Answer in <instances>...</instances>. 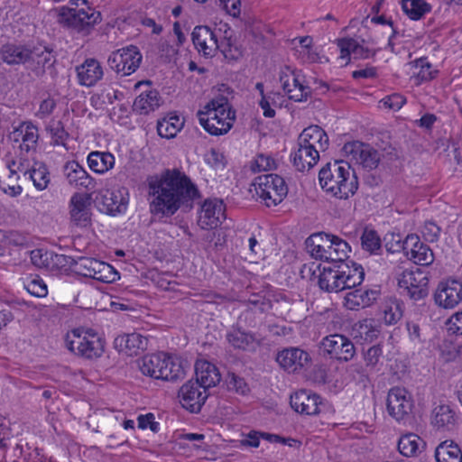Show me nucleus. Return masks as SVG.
Returning <instances> with one entry per match:
<instances>
[{
    "instance_id": "obj_1",
    "label": "nucleus",
    "mask_w": 462,
    "mask_h": 462,
    "mask_svg": "<svg viewBox=\"0 0 462 462\" xmlns=\"http://www.w3.org/2000/svg\"><path fill=\"white\" fill-rule=\"evenodd\" d=\"M150 211L162 217L173 216L199 196L190 178L179 169H166L147 178Z\"/></svg>"
},
{
    "instance_id": "obj_2",
    "label": "nucleus",
    "mask_w": 462,
    "mask_h": 462,
    "mask_svg": "<svg viewBox=\"0 0 462 462\" xmlns=\"http://www.w3.org/2000/svg\"><path fill=\"white\" fill-rule=\"evenodd\" d=\"M319 180L322 189L339 199H347L358 189V180L348 162L336 161L321 168Z\"/></svg>"
},
{
    "instance_id": "obj_3",
    "label": "nucleus",
    "mask_w": 462,
    "mask_h": 462,
    "mask_svg": "<svg viewBox=\"0 0 462 462\" xmlns=\"http://www.w3.org/2000/svg\"><path fill=\"white\" fill-rule=\"evenodd\" d=\"M319 273L318 283L322 291L328 292H338L343 290H350L359 286L365 279V271L361 264L351 262L349 263H338L334 267L315 266Z\"/></svg>"
},
{
    "instance_id": "obj_4",
    "label": "nucleus",
    "mask_w": 462,
    "mask_h": 462,
    "mask_svg": "<svg viewBox=\"0 0 462 462\" xmlns=\"http://www.w3.org/2000/svg\"><path fill=\"white\" fill-rule=\"evenodd\" d=\"M199 124L212 135L226 134L233 126L236 115L226 97H217L198 112Z\"/></svg>"
},
{
    "instance_id": "obj_5",
    "label": "nucleus",
    "mask_w": 462,
    "mask_h": 462,
    "mask_svg": "<svg viewBox=\"0 0 462 462\" xmlns=\"http://www.w3.org/2000/svg\"><path fill=\"white\" fill-rule=\"evenodd\" d=\"M306 245L310 255L318 260L345 263L351 251L350 245L340 237L319 233L310 236Z\"/></svg>"
},
{
    "instance_id": "obj_6",
    "label": "nucleus",
    "mask_w": 462,
    "mask_h": 462,
    "mask_svg": "<svg viewBox=\"0 0 462 462\" xmlns=\"http://www.w3.org/2000/svg\"><path fill=\"white\" fill-rule=\"evenodd\" d=\"M99 17L87 0H70L69 5L59 9V23L83 34L94 28Z\"/></svg>"
},
{
    "instance_id": "obj_7",
    "label": "nucleus",
    "mask_w": 462,
    "mask_h": 462,
    "mask_svg": "<svg viewBox=\"0 0 462 462\" xmlns=\"http://www.w3.org/2000/svg\"><path fill=\"white\" fill-rule=\"evenodd\" d=\"M138 366L143 374L157 380L173 381L184 375L179 359L163 352L142 357Z\"/></svg>"
},
{
    "instance_id": "obj_8",
    "label": "nucleus",
    "mask_w": 462,
    "mask_h": 462,
    "mask_svg": "<svg viewBox=\"0 0 462 462\" xmlns=\"http://www.w3.org/2000/svg\"><path fill=\"white\" fill-rule=\"evenodd\" d=\"M65 344L70 352L87 359L98 358L105 350L104 340L92 329H72L67 333Z\"/></svg>"
},
{
    "instance_id": "obj_9",
    "label": "nucleus",
    "mask_w": 462,
    "mask_h": 462,
    "mask_svg": "<svg viewBox=\"0 0 462 462\" xmlns=\"http://www.w3.org/2000/svg\"><path fill=\"white\" fill-rule=\"evenodd\" d=\"M191 35L195 48L204 57H214L218 50L229 60H236L241 55L239 49L233 47L229 40L219 43L217 33L208 26H196Z\"/></svg>"
},
{
    "instance_id": "obj_10",
    "label": "nucleus",
    "mask_w": 462,
    "mask_h": 462,
    "mask_svg": "<svg viewBox=\"0 0 462 462\" xmlns=\"http://www.w3.org/2000/svg\"><path fill=\"white\" fill-rule=\"evenodd\" d=\"M253 186L256 195L267 207L278 205L288 193L285 180L277 174L258 176L255 178Z\"/></svg>"
},
{
    "instance_id": "obj_11",
    "label": "nucleus",
    "mask_w": 462,
    "mask_h": 462,
    "mask_svg": "<svg viewBox=\"0 0 462 462\" xmlns=\"http://www.w3.org/2000/svg\"><path fill=\"white\" fill-rule=\"evenodd\" d=\"M341 152L349 165L350 163L359 165L366 170L375 169L381 161V155L377 150L359 141L345 143Z\"/></svg>"
},
{
    "instance_id": "obj_12",
    "label": "nucleus",
    "mask_w": 462,
    "mask_h": 462,
    "mask_svg": "<svg viewBox=\"0 0 462 462\" xmlns=\"http://www.w3.org/2000/svg\"><path fill=\"white\" fill-rule=\"evenodd\" d=\"M400 293L411 300H419L428 295L429 279L419 268L404 270L397 277Z\"/></svg>"
},
{
    "instance_id": "obj_13",
    "label": "nucleus",
    "mask_w": 462,
    "mask_h": 462,
    "mask_svg": "<svg viewBox=\"0 0 462 462\" xmlns=\"http://www.w3.org/2000/svg\"><path fill=\"white\" fill-rule=\"evenodd\" d=\"M279 80L284 93L295 102L306 101L310 95V88L305 84L302 73L290 66L281 68Z\"/></svg>"
},
{
    "instance_id": "obj_14",
    "label": "nucleus",
    "mask_w": 462,
    "mask_h": 462,
    "mask_svg": "<svg viewBox=\"0 0 462 462\" xmlns=\"http://www.w3.org/2000/svg\"><path fill=\"white\" fill-rule=\"evenodd\" d=\"M412 408V396L405 388L395 386L389 390L386 409L395 420L406 422L411 417Z\"/></svg>"
},
{
    "instance_id": "obj_15",
    "label": "nucleus",
    "mask_w": 462,
    "mask_h": 462,
    "mask_svg": "<svg viewBox=\"0 0 462 462\" xmlns=\"http://www.w3.org/2000/svg\"><path fill=\"white\" fill-rule=\"evenodd\" d=\"M319 349L324 356L340 362L351 360L356 354L352 341L340 334L325 337L320 342Z\"/></svg>"
},
{
    "instance_id": "obj_16",
    "label": "nucleus",
    "mask_w": 462,
    "mask_h": 462,
    "mask_svg": "<svg viewBox=\"0 0 462 462\" xmlns=\"http://www.w3.org/2000/svg\"><path fill=\"white\" fill-rule=\"evenodd\" d=\"M142 54L135 46H128L111 53L108 58L109 67L116 73L128 76L134 73L140 66Z\"/></svg>"
},
{
    "instance_id": "obj_17",
    "label": "nucleus",
    "mask_w": 462,
    "mask_h": 462,
    "mask_svg": "<svg viewBox=\"0 0 462 462\" xmlns=\"http://www.w3.org/2000/svg\"><path fill=\"white\" fill-rule=\"evenodd\" d=\"M76 271L82 276L102 282H113L117 273L112 265L94 258L82 257L76 263Z\"/></svg>"
},
{
    "instance_id": "obj_18",
    "label": "nucleus",
    "mask_w": 462,
    "mask_h": 462,
    "mask_svg": "<svg viewBox=\"0 0 462 462\" xmlns=\"http://www.w3.org/2000/svg\"><path fill=\"white\" fill-rule=\"evenodd\" d=\"M63 174L69 186L91 193L95 192L100 184L77 161L67 162L63 166Z\"/></svg>"
},
{
    "instance_id": "obj_19",
    "label": "nucleus",
    "mask_w": 462,
    "mask_h": 462,
    "mask_svg": "<svg viewBox=\"0 0 462 462\" xmlns=\"http://www.w3.org/2000/svg\"><path fill=\"white\" fill-rule=\"evenodd\" d=\"M435 303L443 309H453L462 301V283L455 279L441 281L434 292Z\"/></svg>"
},
{
    "instance_id": "obj_20",
    "label": "nucleus",
    "mask_w": 462,
    "mask_h": 462,
    "mask_svg": "<svg viewBox=\"0 0 462 462\" xmlns=\"http://www.w3.org/2000/svg\"><path fill=\"white\" fill-rule=\"evenodd\" d=\"M180 402L191 412H199L208 398L207 390L199 383L189 380L179 391Z\"/></svg>"
},
{
    "instance_id": "obj_21",
    "label": "nucleus",
    "mask_w": 462,
    "mask_h": 462,
    "mask_svg": "<svg viewBox=\"0 0 462 462\" xmlns=\"http://www.w3.org/2000/svg\"><path fill=\"white\" fill-rule=\"evenodd\" d=\"M364 365H352L351 369L361 378H368L370 374L378 373L383 365V352L381 344L374 345L362 351Z\"/></svg>"
},
{
    "instance_id": "obj_22",
    "label": "nucleus",
    "mask_w": 462,
    "mask_h": 462,
    "mask_svg": "<svg viewBox=\"0 0 462 462\" xmlns=\"http://www.w3.org/2000/svg\"><path fill=\"white\" fill-rule=\"evenodd\" d=\"M290 403L296 412L308 416L319 414L324 406L320 396L308 390L291 394Z\"/></svg>"
},
{
    "instance_id": "obj_23",
    "label": "nucleus",
    "mask_w": 462,
    "mask_h": 462,
    "mask_svg": "<svg viewBox=\"0 0 462 462\" xmlns=\"http://www.w3.org/2000/svg\"><path fill=\"white\" fill-rule=\"evenodd\" d=\"M226 208L221 199H207L201 206L199 217V225L203 229L217 227L226 218Z\"/></svg>"
},
{
    "instance_id": "obj_24",
    "label": "nucleus",
    "mask_w": 462,
    "mask_h": 462,
    "mask_svg": "<svg viewBox=\"0 0 462 462\" xmlns=\"http://www.w3.org/2000/svg\"><path fill=\"white\" fill-rule=\"evenodd\" d=\"M9 138L15 143H20L22 153L34 152L39 139L38 128L31 122H23L9 134Z\"/></svg>"
},
{
    "instance_id": "obj_25",
    "label": "nucleus",
    "mask_w": 462,
    "mask_h": 462,
    "mask_svg": "<svg viewBox=\"0 0 462 462\" xmlns=\"http://www.w3.org/2000/svg\"><path fill=\"white\" fill-rule=\"evenodd\" d=\"M406 256L416 264L428 266L434 261V254L429 245L420 242L416 235L406 236Z\"/></svg>"
},
{
    "instance_id": "obj_26",
    "label": "nucleus",
    "mask_w": 462,
    "mask_h": 462,
    "mask_svg": "<svg viewBox=\"0 0 462 462\" xmlns=\"http://www.w3.org/2000/svg\"><path fill=\"white\" fill-rule=\"evenodd\" d=\"M276 360L284 370L295 373L306 366L310 363V357L306 351L291 347L279 352Z\"/></svg>"
},
{
    "instance_id": "obj_27",
    "label": "nucleus",
    "mask_w": 462,
    "mask_h": 462,
    "mask_svg": "<svg viewBox=\"0 0 462 462\" xmlns=\"http://www.w3.org/2000/svg\"><path fill=\"white\" fill-rule=\"evenodd\" d=\"M379 296L378 289H356L346 294L344 305L351 310L365 309L373 305Z\"/></svg>"
},
{
    "instance_id": "obj_28",
    "label": "nucleus",
    "mask_w": 462,
    "mask_h": 462,
    "mask_svg": "<svg viewBox=\"0 0 462 462\" xmlns=\"http://www.w3.org/2000/svg\"><path fill=\"white\" fill-rule=\"evenodd\" d=\"M29 52L26 65L36 76L43 75L46 68L52 66L55 61L52 51L47 47H32Z\"/></svg>"
},
{
    "instance_id": "obj_29",
    "label": "nucleus",
    "mask_w": 462,
    "mask_h": 462,
    "mask_svg": "<svg viewBox=\"0 0 462 462\" xmlns=\"http://www.w3.org/2000/svg\"><path fill=\"white\" fill-rule=\"evenodd\" d=\"M116 348L127 356H137L143 352L148 346V339L139 333H132L116 337Z\"/></svg>"
},
{
    "instance_id": "obj_30",
    "label": "nucleus",
    "mask_w": 462,
    "mask_h": 462,
    "mask_svg": "<svg viewBox=\"0 0 462 462\" xmlns=\"http://www.w3.org/2000/svg\"><path fill=\"white\" fill-rule=\"evenodd\" d=\"M30 47L24 44L6 42L0 47V60L9 65H26Z\"/></svg>"
},
{
    "instance_id": "obj_31",
    "label": "nucleus",
    "mask_w": 462,
    "mask_h": 462,
    "mask_svg": "<svg viewBox=\"0 0 462 462\" xmlns=\"http://www.w3.org/2000/svg\"><path fill=\"white\" fill-rule=\"evenodd\" d=\"M298 143L312 148L317 152L325 151L328 146L326 132L318 125L305 128L298 138Z\"/></svg>"
},
{
    "instance_id": "obj_32",
    "label": "nucleus",
    "mask_w": 462,
    "mask_h": 462,
    "mask_svg": "<svg viewBox=\"0 0 462 462\" xmlns=\"http://www.w3.org/2000/svg\"><path fill=\"white\" fill-rule=\"evenodd\" d=\"M76 70L79 83L86 87L96 85L104 75L100 63L95 59H87Z\"/></svg>"
},
{
    "instance_id": "obj_33",
    "label": "nucleus",
    "mask_w": 462,
    "mask_h": 462,
    "mask_svg": "<svg viewBox=\"0 0 462 462\" xmlns=\"http://www.w3.org/2000/svg\"><path fill=\"white\" fill-rule=\"evenodd\" d=\"M195 372V381L199 383L206 390L216 386L221 380L217 367L206 360H199L196 362Z\"/></svg>"
},
{
    "instance_id": "obj_34",
    "label": "nucleus",
    "mask_w": 462,
    "mask_h": 462,
    "mask_svg": "<svg viewBox=\"0 0 462 462\" xmlns=\"http://www.w3.org/2000/svg\"><path fill=\"white\" fill-rule=\"evenodd\" d=\"M97 199L99 209L106 214L116 215L126 209L127 201L119 190L106 189L101 194L100 199L97 197Z\"/></svg>"
},
{
    "instance_id": "obj_35",
    "label": "nucleus",
    "mask_w": 462,
    "mask_h": 462,
    "mask_svg": "<svg viewBox=\"0 0 462 462\" xmlns=\"http://www.w3.org/2000/svg\"><path fill=\"white\" fill-rule=\"evenodd\" d=\"M226 340L234 348L241 350H254L260 345V340L251 332L241 328L233 327L226 333Z\"/></svg>"
},
{
    "instance_id": "obj_36",
    "label": "nucleus",
    "mask_w": 462,
    "mask_h": 462,
    "mask_svg": "<svg viewBox=\"0 0 462 462\" xmlns=\"http://www.w3.org/2000/svg\"><path fill=\"white\" fill-rule=\"evenodd\" d=\"M294 167L299 171H306L314 167L319 160V152L298 143V148L291 154Z\"/></svg>"
},
{
    "instance_id": "obj_37",
    "label": "nucleus",
    "mask_w": 462,
    "mask_h": 462,
    "mask_svg": "<svg viewBox=\"0 0 462 462\" xmlns=\"http://www.w3.org/2000/svg\"><path fill=\"white\" fill-rule=\"evenodd\" d=\"M355 338L372 343L381 334V323L374 319H365L355 324L353 328Z\"/></svg>"
},
{
    "instance_id": "obj_38",
    "label": "nucleus",
    "mask_w": 462,
    "mask_h": 462,
    "mask_svg": "<svg viewBox=\"0 0 462 462\" xmlns=\"http://www.w3.org/2000/svg\"><path fill=\"white\" fill-rule=\"evenodd\" d=\"M88 198L74 194L69 201L71 220L78 226H87L90 219Z\"/></svg>"
},
{
    "instance_id": "obj_39",
    "label": "nucleus",
    "mask_w": 462,
    "mask_h": 462,
    "mask_svg": "<svg viewBox=\"0 0 462 462\" xmlns=\"http://www.w3.org/2000/svg\"><path fill=\"white\" fill-rule=\"evenodd\" d=\"M87 162L92 171L105 174L114 168L116 160L111 152L94 151L88 153Z\"/></svg>"
},
{
    "instance_id": "obj_40",
    "label": "nucleus",
    "mask_w": 462,
    "mask_h": 462,
    "mask_svg": "<svg viewBox=\"0 0 462 462\" xmlns=\"http://www.w3.org/2000/svg\"><path fill=\"white\" fill-rule=\"evenodd\" d=\"M161 97L157 90L151 89L142 92L134 102V110L147 115L161 106Z\"/></svg>"
},
{
    "instance_id": "obj_41",
    "label": "nucleus",
    "mask_w": 462,
    "mask_h": 462,
    "mask_svg": "<svg viewBox=\"0 0 462 462\" xmlns=\"http://www.w3.org/2000/svg\"><path fill=\"white\" fill-rule=\"evenodd\" d=\"M424 440L414 433H407L399 439L398 450L407 457L418 456L424 448Z\"/></svg>"
},
{
    "instance_id": "obj_42",
    "label": "nucleus",
    "mask_w": 462,
    "mask_h": 462,
    "mask_svg": "<svg viewBox=\"0 0 462 462\" xmlns=\"http://www.w3.org/2000/svg\"><path fill=\"white\" fill-rule=\"evenodd\" d=\"M437 462H462V451L453 440H445L435 450Z\"/></svg>"
},
{
    "instance_id": "obj_43",
    "label": "nucleus",
    "mask_w": 462,
    "mask_h": 462,
    "mask_svg": "<svg viewBox=\"0 0 462 462\" xmlns=\"http://www.w3.org/2000/svg\"><path fill=\"white\" fill-rule=\"evenodd\" d=\"M432 423L439 429H451L456 423V416L448 405H439L433 411Z\"/></svg>"
},
{
    "instance_id": "obj_44",
    "label": "nucleus",
    "mask_w": 462,
    "mask_h": 462,
    "mask_svg": "<svg viewBox=\"0 0 462 462\" xmlns=\"http://www.w3.org/2000/svg\"><path fill=\"white\" fill-rule=\"evenodd\" d=\"M183 126V121L178 116H171L158 121L157 132L163 138H172Z\"/></svg>"
},
{
    "instance_id": "obj_45",
    "label": "nucleus",
    "mask_w": 462,
    "mask_h": 462,
    "mask_svg": "<svg viewBox=\"0 0 462 462\" xmlns=\"http://www.w3.org/2000/svg\"><path fill=\"white\" fill-rule=\"evenodd\" d=\"M402 8L411 20H420L431 10L424 0H402Z\"/></svg>"
},
{
    "instance_id": "obj_46",
    "label": "nucleus",
    "mask_w": 462,
    "mask_h": 462,
    "mask_svg": "<svg viewBox=\"0 0 462 462\" xmlns=\"http://www.w3.org/2000/svg\"><path fill=\"white\" fill-rule=\"evenodd\" d=\"M27 173L38 190H43L48 187L50 176L45 165L42 163H34L30 171H24V174Z\"/></svg>"
},
{
    "instance_id": "obj_47",
    "label": "nucleus",
    "mask_w": 462,
    "mask_h": 462,
    "mask_svg": "<svg viewBox=\"0 0 462 462\" xmlns=\"http://www.w3.org/2000/svg\"><path fill=\"white\" fill-rule=\"evenodd\" d=\"M402 317L401 303L396 300H387L383 307V319L388 325L396 324Z\"/></svg>"
},
{
    "instance_id": "obj_48",
    "label": "nucleus",
    "mask_w": 462,
    "mask_h": 462,
    "mask_svg": "<svg viewBox=\"0 0 462 462\" xmlns=\"http://www.w3.org/2000/svg\"><path fill=\"white\" fill-rule=\"evenodd\" d=\"M47 132L51 135V143L55 146H65L69 137L61 121L52 120L46 126Z\"/></svg>"
},
{
    "instance_id": "obj_49",
    "label": "nucleus",
    "mask_w": 462,
    "mask_h": 462,
    "mask_svg": "<svg viewBox=\"0 0 462 462\" xmlns=\"http://www.w3.org/2000/svg\"><path fill=\"white\" fill-rule=\"evenodd\" d=\"M415 69L417 71L414 72V75L418 84L431 80L437 73V70L432 69L431 64L427 59L417 60L415 61Z\"/></svg>"
},
{
    "instance_id": "obj_50",
    "label": "nucleus",
    "mask_w": 462,
    "mask_h": 462,
    "mask_svg": "<svg viewBox=\"0 0 462 462\" xmlns=\"http://www.w3.org/2000/svg\"><path fill=\"white\" fill-rule=\"evenodd\" d=\"M362 248L370 254H376L381 249V239L372 229H365L361 236Z\"/></svg>"
},
{
    "instance_id": "obj_51",
    "label": "nucleus",
    "mask_w": 462,
    "mask_h": 462,
    "mask_svg": "<svg viewBox=\"0 0 462 462\" xmlns=\"http://www.w3.org/2000/svg\"><path fill=\"white\" fill-rule=\"evenodd\" d=\"M276 160L271 154H258L251 163L253 171H267L276 169Z\"/></svg>"
},
{
    "instance_id": "obj_52",
    "label": "nucleus",
    "mask_w": 462,
    "mask_h": 462,
    "mask_svg": "<svg viewBox=\"0 0 462 462\" xmlns=\"http://www.w3.org/2000/svg\"><path fill=\"white\" fill-rule=\"evenodd\" d=\"M27 291L35 297H45L48 293L47 285L39 276H32L25 283Z\"/></svg>"
},
{
    "instance_id": "obj_53",
    "label": "nucleus",
    "mask_w": 462,
    "mask_h": 462,
    "mask_svg": "<svg viewBox=\"0 0 462 462\" xmlns=\"http://www.w3.org/2000/svg\"><path fill=\"white\" fill-rule=\"evenodd\" d=\"M204 161L215 170H223L226 166L225 155L216 148H211L205 153Z\"/></svg>"
},
{
    "instance_id": "obj_54",
    "label": "nucleus",
    "mask_w": 462,
    "mask_h": 462,
    "mask_svg": "<svg viewBox=\"0 0 462 462\" xmlns=\"http://www.w3.org/2000/svg\"><path fill=\"white\" fill-rule=\"evenodd\" d=\"M227 388L234 391L238 394L245 395L249 393L250 389L244 378L235 374L234 373L228 374L226 378Z\"/></svg>"
},
{
    "instance_id": "obj_55",
    "label": "nucleus",
    "mask_w": 462,
    "mask_h": 462,
    "mask_svg": "<svg viewBox=\"0 0 462 462\" xmlns=\"http://www.w3.org/2000/svg\"><path fill=\"white\" fill-rule=\"evenodd\" d=\"M405 102L406 98L403 96L394 93L381 99L380 105L381 107L385 109L398 111L402 107Z\"/></svg>"
},
{
    "instance_id": "obj_56",
    "label": "nucleus",
    "mask_w": 462,
    "mask_h": 462,
    "mask_svg": "<svg viewBox=\"0 0 462 462\" xmlns=\"http://www.w3.org/2000/svg\"><path fill=\"white\" fill-rule=\"evenodd\" d=\"M356 40L353 38H342L337 41V45L340 50V58L348 60L356 50Z\"/></svg>"
},
{
    "instance_id": "obj_57",
    "label": "nucleus",
    "mask_w": 462,
    "mask_h": 462,
    "mask_svg": "<svg viewBox=\"0 0 462 462\" xmlns=\"http://www.w3.org/2000/svg\"><path fill=\"white\" fill-rule=\"evenodd\" d=\"M445 325L449 335H462V311L453 314Z\"/></svg>"
},
{
    "instance_id": "obj_58",
    "label": "nucleus",
    "mask_w": 462,
    "mask_h": 462,
    "mask_svg": "<svg viewBox=\"0 0 462 462\" xmlns=\"http://www.w3.org/2000/svg\"><path fill=\"white\" fill-rule=\"evenodd\" d=\"M159 54L165 61L170 62L176 58L178 50L169 42L162 41L159 44Z\"/></svg>"
},
{
    "instance_id": "obj_59",
    "label": "nucleus",
    "mask_w": 462,
    "mask_h": 462,
    "mask_svg": "<svg viewBox=\"0 0 462 462\" xmlns=\"http://www.w3.org/2000/svg\"><path fill=\"white\" fill-rule=\"evenodd\" d=\"M56 107V102L53 98L48 97L42 100L40 104L37 116L43 119L49 116Z\"/></svg>"
},
{
    "instance_id": "obj_60",
    "label": "nucleus",
    "mask_w": 462,
    "mask_h": 462,
    "mask_svg": "<svg viewBox=\"0 0 462 462\" xmlns=\"http://www.w3.org/2000/svg\"><path fill=\"white\" fill-rule=\"evenodd\" d=\"M137 421L138 427L142 430L149 428L153 432H156L158 430L159 424L154 421V415L152 413L140 415L137 419Z\"/></svg>"
},
{
    "instance_id": "obj_61",
    "label": "nucleus",
    "mask_w": 462,
    "mask_h": 462,
    "mask_svg": "<svg viewBox=\"0 0 462 462\" xmlns=\"http://www.w3.org/2000/svg\"><path fill=\"white\" fill-rule=\"evenodd\" d=\"M406 238L402 240L399 235L393 236L392 240L386 243V248L389 252H402L406 254Z\"/></svg>"
},
{
    "instance_id": "obj_62",
    "label": "nucleus",
    "mask_w": 462,
    "mask_h": 462,
    "mask_svg": "<svg viewBox=\"0 0 462 462\" xmlns=\"http://www.w3.org/2000/svg\"><path fill=\"white\" fill-rule=\"evenodd\" d=\"M439 233L440 228L435 223L430 221L425 222L422 234L426 239L435 241L439 237Z\"/></svg>"
},
{
    "instance_id": "obj_63",
    "label": "nucleus",
    "mask_w": 462,
    "mask_h": 462,
    "mask_svg": "<svg viewBox=\"0 0 462 462\" xmlns=\"http://www.w3.org/2000/svg\"><path fill=\"white\" fill-rule=\"evenodd\" d=\"M218 5L234 17H237L240 14V0H226L218 4Z\"/></svg>"
},
{
    "instance_id": "obj_64",
    "label": "nucleus",
    "mask_w": 462,
    "mask_h": 462,
    "mask_svg": "<svg viewBox=\"0 0 462 462\" xmlns=\"http://www.w3.org/2000/svg\"><path fill=\"white\" fill-rule=\"evenodd\" d=\"M261 438V432L252 430L246 435L245 439L240 440V445L243 447L258 448Z\"/></svg>"
}]
</instances>
